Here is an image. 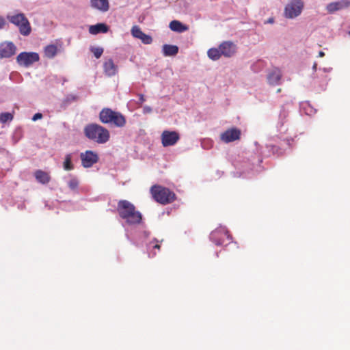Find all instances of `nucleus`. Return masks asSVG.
Listing matches in <instances>:
<instances>
[{
	"instance_id": "29",
	"label": "nucleus",
	"mask_w": 350,
	"mask_h": 350,
	"mask_svg": "<svg viewBox=\"0 0 350 350\" xmlns=\"http://www.w3.org/2000/svg\"><path fill=\"white\" fill-rule=\"evenodd\" d=\"M152 111V108L149 106H144L143 108L144 113H150Z\"/></svg>"
},
{
	"instance_id": "4",
	"label": "nucleus",
	"mask_w": 350,
	"mask_h": 350,
	"mask_svg": "<svg viewBox=\"0 0 350 350\" xmlns=\"http://www.w3.org/2000/svg\"><path fill=\"white\" fill-rule=\"evenodd\" d=\"M8 20L18 28L20 33L27 36L31 33V27L30 23L23 13H17L13 15H8Z\"/></svg>"
},
{
	"instance_id": "21",
	"label": "nucleus",
	"mask_w": 350,
	"mask_h": 350,
	"mask_svg": "<svg viewBox=\"0 0 350 350\" xmlns=\"http://www.w3.org/2000/svg\"><path fill=\"white\" fill-rule=\"evenodd\" d=\"M281 72L278 69L273 70L268 76V81L271 85H276L279 83L281 79Z\"/></svg>"
},
{
	"instance_id": "6",
	"label": "nucleus",
	"mask_w": 350,
	"mask_h": 350,
	"mask_svg": "<svg viewBox=\"0 0 350 350\" xmlns=\"http://www.w3.org/2000/svg\"><path fill=\"white\" fill-rule=\"evenodd\" d=\"M40 59L39 54L36 52H22L16 57L18 65L27 68Z\"/></svg>"
},
{
	"instance_id": "8",
	"label": "nucleus",
	"mask_w": 350,
	"mask_h": 350,
	"mask_svg": "<svg viewBox=\"0 0 350 350\" xmlns=\"http://www.w3.org/2000/svg\"><path fill=\"white\" fill-rule=\"evenodd\" d=\"M161 139L163 146H172L175 145L180 139V135L176 131L165 130L161 133Z\"/></svg>"
},
{
	"instance_id": "32",
	"label": "nucleus",
	"mask_w": 350,
	"mask_h": 350,
	"mask_svg": "<svg viewBox=\"0 0 350 350\" xmlns=\"http://www.w3.org/2000/svg\"><path fill=\"white\" fill-rule=\"evenodd\" d=\"M317 63H314V64H313V66H312V69H313V70L316 71V70H317Z\"/></svg>"
},
{
	"instance_id": "16",
	"label": "nucleus",
	"mask_w": 350,
	"mask_h": 350,
	"mask_svg": "<svg viewBox=\"0 0 350 350\" xmlns=\"http://www.w3.org/2000/svg\"><path fill=\"white\" fill-rule=\"evenodd\" d=\"M103 70L106 75L111 77L117 73L118 67L115 65L112 59H108L104 62Z\"/></svg>"
},
{
	"instance_id": "11",
	"label": "nucleus",
	"mask_w": 350,
	"mask_h": 350,
	"mask_svg": "<svg viewBox=\"0 0 350 350\" xmlns=\"http://www.w3.org/2000/svg\"><path fill=\"white\" fill-rule=\"evenodd\" d=\"M150 191L152 197H175V194L169 189L161 185H153Z\"/></svg>"
},
{
	"instance_id": "26",
	"label": "nucleus",
	"mask_w": 350,
	"mask_h": 350,
	"mask_svg": "<svg viewBox=\"0 0 350 350\" xmlns=\"http://www.w3.org/2000/svg\"><path fill=\"white\" fill-rule=\"evenodd\" d=\"M68 185L69 188L72 190L77 189L79 185L78 179L76 177H72L70 180L68 181Z\"/></svg>"
},
{
	"instance_id": "9",
	"label": "nucleus",
	"mask_w": 350,
	"mask_h": 350,
	"mask_svg": "<svg viewBox=\"0 0 350 350\" xmlns=\"http://www.w3.org/2000/svg\"><path fill=\"white\" fill-rule=\"evenodd\" d=\"M131 32L133 37L140 40L144 44H150L152 42V37L150 35L144 33L137 25L133 26Z\"/></svg>"
},
{
	"instance_id": "12",
	"label": "nucleus",
	"mask_w": 350,
	"mask_h": 350,
	"mask_svg": "<svg viewBox=\"0 0 350 350\" xmlns=\"http://www.w3.org/2000/svg\"><path fill=\"white\" fill-rule=\"evenodd\" d=\"M241 132L236 128L228 129L221 134V139L225 143H230L240 138Z\"/></svg>"
},
{
	"instance_id": "33",
	"label": "nucleus",
	"mask_w": 350,
	"mask_h": 350,
	"mask_svg": "<svg viewBox=\"0 0 350 350\" xmlns=\"http://www.w3.org/2000/svg\"><path fill=\"white\" fill-rule=\"evenodd\" d=\"M324 55H325L324 52H323V51H320V52L319 53V57H323Z\"/></svg>"
},
{
	"instance_id": "22",
	"label": "nucleus",
	"mask_w": 350,
	"mask_h": 350,
	"mask_svg": "<svg viewBox=\"0 0 350 350\" xmlns=\"http://www.w3.org/2000/svg\"><path fill=\"white\" fill-rule=\"evenodd\" d=\"M58 49L55 44H49L44 47V53L45 57L51 59L53 58L57 53Z\"/></svg>"
},
{
	"instance_id": "17",
	"label": "nucleus",
	"mask_w": 350,
	"mask_h": 350,
	"mask_svg": "<svg viewBox=\"0 0 350 350\" xmlns=\"http://www.w3.org/2000/svg\"><path fill=\"white\" fill-rule=\"evenodd\" d=\"M34 177L36 181L42 185H45L50 181L49 174L42 170H37L34 172Z\"/></svg>"
},
{
	"instance_id": "13",
	"label": "nucleus",
	"mask_w": 350,
	"mask_h": 350,
	"mask_svg": "<svg viewBox=\"0 0 350 350\" xmlns=\"http://www.w3.org/2000/svg\"><path fill=\"white\" fill-rule=\"evenodd\" d=\"M221 50V53L226 57H230L236 53L235 44L230 41L223 42L219 45Z\"/></svg>"
},
{
	"instance_id": "14",
	"label": "nucleus",
	"mask_w": 350,
	"mask_h": 350,
	"mask_svg": "<svg viewBox=\"0 0 350 350\" xmlns=\"http://www.w3.org/2000/svg\"><path fill=\"white\" fill-rule=\"evenodd\" d=\"M16 50V47L12 42L3 43L0 48V56L5 58L10 57L15 54Z\"/></svg>"
},
{
	"instance_id": "20",
	"label": "nucleus",
	"mask_w": 350,
	"mask_h": 350,
	"mask_svg": "<svg viewBox=\"0 0 350 350\" xmlns=\"http://www.w3.org/2000/svg\"><path fill=\"white\" fill-rule=\"evenodd\" d=\"M164 56H174L178 52V48L176 45L164 44L162 48Z\"/></svg>"
},
{
	"instance_id": "27",
	"label": "nucleus",
	"mask_w": 350,
	"mask_h": 350,
	"mask_svg": "<svg viewBox=\"0 0 350 350\" xmlns=\"http://www.w3.org/2000/svg\"><path fill=\"white\" fill-rule=\"evenodd\" d=\"M91 51L93 53L96 58H99L103 53V49L101 47H92Z\"/></svg>"
},
{
	"instance_id": "23",
	"label": "nucleus",
	"mask_w": 350,
	"mask_h": 350,
	"mask_svg": "<svg viewBox=\"0 0 350 350\" xmlns=\"http://www.w3.org/2000/svg\"><path fill=\"white\" fill-rule=\"evenodd\" d=\"M208 57L213 61L218 60L222 55L219 47L211 48L207 51Z\"/></svg>"
},
{
	"instance_id": "31",
	"label": "nucleus",
	"mask_w": 350,
	"mask_h": 350,
	"mask_svg": "<svg viewBox=\"0 0 350 350\" xmlns=\"http://www.w3.org/2000/svg\"><path fill=\"white\" fill-rule=\"evenodd\" d=\"M139 103H140V104H142L145 101L144 96L143 94H139Z\"/></svg>"
},
{
	"instance_id": "15",
	"label": "nucleus",
	"mask_w": 350,
	"mask_h": 350,
	"mask_svg": "<svg viewBox=\"0 0 350 350\" xmlns=\"http://www.w3.org/2000/svg\"><path fill=\"white\" fill-rule=\"evenodd\" d=\"M90 5L92 8L105 12L109 9L108 0H90Z\"/></svg>"
},
{
	"instance_id": "3",
	"label": "nucleus",
	"mask_w": 350,
	"mask_h": 350,
	"mask_svg": "<svg viewBox=\"0 0 350 350\" xmlns=\"http://www.w3.org/2000/svg\"><path fill=\"white\" fill-rule=\"evenodd\" d=\"M99 118L104 124H111L117 127H123L126 124L125 117L120 112L109 108H104L99 113Z\"/></svg>"
},
{
	"instance_id": "7",
	"label": "nucleus",
	"mask_w": 350,
	"mask_h": 350,
	"mask_svg": "<svg viewBox=\"0 0 350 350\" xmlns=\"http://www.w3.org/2000/svg\"><path fill=\"white\" fill-rule=\"evenodd\" d=\"M81 165L85 168H89L98 161L99 157L96 152L92 150H86L80 154Z\"/></svg>"
},
{
	"instance_id": "5",
	"label": "nucleus",
	"mask_w": 350,
	"mask_h": 350,
	"mask_svg": "<svg viewBox=\"0 0 350 350\" xmlns=\"http://www.w3.org/2000/svg\"><path fill=\"white\" fill-rule=\"evenodd\" d=\"M304 7V3L302 0H291L286 5L284 15L286 18H295L301 14Z\"/></svg>"
},
{
	"instance_id": "2",
	"label": "nucleus",
	"mask_w": 350,
	"mask_h": 350,
	"mask_svg": "<svg viewBox=\"0 0 350 350\" xmlns=\"http://www.w3.org/2000/svg\"><path fill=\"white\" fill-rule=\"evenodd\" d=\"M84 133L89 139L98 144H105L109 141L110 137L109 131L97 124H90L85 126Z\"/></svg>"
},
{
	"instance_id": "28",
	"label": "nucleus",
	"mask_w": 350,
	"mask_h": 350,
	"mask_svg": "<svg viewBox=\"0 0 350 350\" xmlns=\"http://www.w3.org/2000/svg\"><path fill=\"white\" fill-rule=\"evenodd\" d=\"M42 118V113H37L36 114L33 115V116L32 117V120L33 121H36L39 119H41Z\"/></svg>"
},
{
	"instance_id": "18",
	"label": "nucleus",
	"mask_w": 350,
	"mask_h": 350,
	"mask_svg": "<svg viewBox=\"0 0 350 350\" xmlns=\"http://www.w3.org/2000/svg\"><path fill=\"white\" fill-rule=\"evenodd\" d=\"M169 27L170 29L175 32L182 33L188 30V27L183 25L181 22L174 20L170 22Z\"/></svg>"
},
{
	"instance_id": "24",
	"label": "nucleus",
	"mask_w": 350,
	"mask_h": 350,
	"mask_svg": "<svg viewBox=\"0 0 350 350\" xmlns=\"http://www.w3.org/2000/svg\"><path fill=\"white\" fill-rule=\"evenodd\" d=\"M72 156L71 154H67L65 155L64 161L63 163V167L65 170L69 171L74 168V165L72 163Z\"/></svg>"
},
{
	"instance_id": "10",
	"label": "nucleus",
	"mask_w": 350,
	"mask_h": 350,
	"mask_svg": "<svg viewBox=\"0 0 350 350\" xmlns=\"http://www.w3.org/2000/svg\"><path fill=\"white\" fill-rule=\"evenodd\" d=\"M349 7H350V0H340L328 3L326 6V10L328 13L333 14Z\"/></svg>"
},
{
	"instance_id": "25",
	"label": "nucleus",
	"mask_w": 350,
	"mask_h": 350,
	"mask_svg": "<svg viewBox=\"0 0 350 350\" xmlns=\"http://www.w3.org/2000/svg\"><path fill=\"white\" fill-rule=\"evenodd\" d=\"M13 120V115L11 113L5 112L0 114V122L5 123Z\"/></svg>"
},
{
	"instance_id": "34",
	"label": "nucleus",
	"mask_w": 350,
	"mask_h": 350,
	"mask_svg": "<svg viewBox=\"0 0 350 350\" xmlns=\"http://www.w3.org/2000/svg\"><path fill=\"white\" fill-rule=\"evenodd\" d=\"M349 36H350V31H349Z\"/></svg>"
},
{
	"instance_id": "19",
	"label": "nucleus",
	"mask_w": 350,
	"mask_h": 350,
	"mask_svg": "<svg viewBox=\"0 0 350 350\" xmlns=\"http://www.w3.org/2000/svg\"><path fill=\"white\" fill-rule=\"evenodd\" d=\"M108 27L104 23H98L94 25H91L89 27V32L92 35H96L99 33H106L108 31Z\"/></svg>"
},
{
	"instance_id": "1",
	"label": "nucleus",
	"mask_w": 350,
	"mask_h": 350,
	"mask_svg": "<svg viewBox=\"0 0 350 350\" xmlns=\"http://www.w3.org/2000/svg\"><path fill=\"white\" fill-rule=\"evenodd\" d=\"M119 215L129 224H138L141 222L142 215L135 210L133 204L127 200H120L117 206Z\"/></svg>"
},
{
	"instance_id": "30",
	"label": "nucleus",
	"mask_w": 350,
	"mask_h": 350,
	"mask_svg": "<svg viewBox=\"0 0 350 350\" xmlns=\"http://www.w3.org/2000/svg\"><path fill=\"white\" fill-rule=\"evenodd\" d=\"M5 25V19L2 16H0V29L3 28Z\"/></svg>"
}]
</instances>
